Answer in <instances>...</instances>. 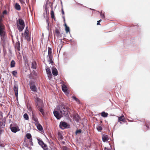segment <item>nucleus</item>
Wrapping results in <instances>:
<instances>
[{
  "instance_id": "obj_36",
  "label": "nucleus",
  "mask_w": 150,
  "mask_h": 150,
  "mask_svg": "<svg viewBox=\"0 0 150 150\" xmlns=\"http://www.w3.org/2000/svg\"><path fill=\"white\" fill-rule=\"evenodd\" d=\"M65 30L67 33L68 32H69L70 31L69 27H66V28H65Z\"/></svg>"
},
{
  "instance_id": "obj_34",
  "label": "nucleus",
  "mask_w": 150,
  "mask_h": 150,
  "mask_svg": "<svg viewBox=\"0 0 150 150\" xmlns=\"http://www.w3.org/2000/svg\"><path fill=\"white\" fill-rule=\"evenodd\" d=\"M81 132V130L80 129L77 130L75 132V133L76 134L80 133Z\"/></svg>"
},
{
  "instance_id": "obj_16",
  "label": "nucleus",
  "mask_w": 150,
  "mask_h": 150,
  "mask_svg": "<svg viewBox=\"0 0 150 150\" xmlns=\"http://www.w3.org/2000/svg\"><path fill=\"white\" fill-rule=\"evenodd\" d=\"M32 119L35 122V124H38L39 123L38 119L35 116L33 115L32 117Z\"/></svg>"
},
{
  "instance_id": "obj_23",
  "label": "nucleus",
  "mask_w": 150,
  "mask_h": 150,
  "mask_svg": "<svg viewBox=\"0 0 150 150\" xmlns=\"http://www.w3.org/2000/svg\"><path fill=\"white\" fill-rule=\"evenodd\" d=\"M15 62L13 60H12L11 63L10 67L11 68L13 67H15Z\"/></svg>"
},
{
  "instance_id": "obj_29",
  "label": "nucleus",
  "mask_w": 150,
  "mask_h": 150,
  "mask_svg": "<svg viewBox=\"0 0 150 150\" xmlns=\"http://www.w3.org/2000/svg\"><path fill=\"white\" fill-rule=\"evenodd\" d=\"M72 98L75 100L77 102L80 103V101L79 100L76 98L75 96H73L72 97Z\"/></svg>"
},
{
  "instance_id": "obj_2",
  "label": "nucleus",
  "mask_w": 150,
  "mask_h": 150,
  "mask_svg": "<svg viewBox=\"0 0 150 150\" xmlns=\"http://www.w3.org/2000/svg\"><path fill=\"white\" fill-rule=\"evenodd\" d=\"M59 110L62 115L65 116H68V108L63 104H61L59 107Z\"/></svg>"
},
{
  "instance_id": "obj_47",
  "label": "nucleus",
  "mask_w": 150,
  "mask_h": 150,
  "mask_svg": "<svg viewBox=\"0 0 150 150\" xmlns=\"http://www.w3.org/2000/svg\"><path fill=\"white\" fill-rule=\"evenodd\" d=\"M90 10H93V11H95V10L94 9H92V8H90Z\"/></svg>"
},
{
  "instance_id": "obj_45",
  "label": "nucleus",
  "mask_w": 150,
  "mask_h": 150,
  "mask_svg": "<svg viewBox=\"0 0 150 150\" xmlns=\"http://www.w3.org/2000/svg\"><path fill=\"white\" fill-rule=\"evenodd\" d=\"M62 18H63V19H64V22H65V16H62Z\"/></svg>"
},
{
  "instance_id": "obj_53",
  "label": "nucleus",
  "mask_w": 150,
  "mask_h": 150,
  "mask_svg": "<svg viewBox=\"0 0 150 150\" xmlns=\"http://www.w3.org/2000/svg\"><path fill=\"white\" fill-rule=\"evenodd\" d=\"M27 146V144H25V146Z\"/></svg>"
},
{
  "instance_id": "obj_35",
  "label": "nucleus",
  "mask_w": 150,
  "mask_h": 150,
  "mask_svg": "<svg viewBox=\"0 0 150 150\" xmlns=\"http://www.w3.org/2000/svg\"><path fill=\"white\" fill-rule=\"evenodd\" d=\"M62 150H71L69 148L66 146H64L62 147Z\"/></svg>"
},
{
  "instance_id": "obj_21",
  "label": "nucleus",
  "mask_w": 150,
  "mask_h": 150,
  "mask_svg": "<svg viewBox=\"0 0 150 150\" xmlns=\"http://www.w3.org/2000/svg\"><path fill=\"white\" fill-rule=\"evenodd\" d=\"M16 49H17L18 51H19L20 50V43L19 42H17L16 43Z\"/></svg>"
},
{
  "instance_id": "obj_22",
  "label": "nucleus",
  "mask_w": 150,
  "mask_h": 150,
  "mask_svg": "<svg viewBox=\"0 0 150 150\" xmlns=\"http://www.w3.org/2000/svg\"><path fill=\"white\" fill-rule=\"evenodd\" d=\"M35 125L37 126V128L38 130L40 131H41L42 130L43 128L42 126L39 123L38 124H36Z\"/></svg>"
},
{
  "instance_id": "obj_55",
  "label": "nucleus",
  "mask_w": 150,
  "mask_h": 150,
  "mask_svg": "<svg viewBox=\"0 0 150 150\" xmlns=\"http://www.w3.org/2000/svg\"><path fill=\"white\" fill-rule=\"evenodd\" d=\"M23 33H22V36H23Z\"/></svg>"
},
{
  "instance_id": "obj_39",
  "label": "nucleus",
  "mask_w": 150,
  "mask_h": 150,
  "mask_svg": "<svg viewBox=\"0 0 150 150\" xmlns=\"http://www.w3.org/2000/svg\"><path fill=\"white\" fill-rule=\"evenodd\" d=\"M51 16L52 18H54V13L53 11H52L51 13Z\"/></svg>"
},
{
  "instance_id": "obj_27",
  "label": "nucleus",
  "mask_w": 150,
  "mask_h": 150,
  "mask_svg": "<svg viewBox=\"0 0 150 150\" xmlns=\"http://www.w3.org/2000/svg\"><path fill=\"white\" fill-rule=\"evenodd\" d=\"M23 117L25 120H28L29 119V116L27 113H25L23 115Z\"/></svg>"
},
{
  "instance_id": "obj_50",
  "label": "nucleus",
  "mask_w": 150,
  "mask_h": 150,
  "mask_svg": "<svg viewBox=\"0 0 150 150\" xmlns=\"http://www.w3.org/2000/svg\"><path fill=\"white\" fill-rule=\"evenodd\" d=\"M107 149H108L107 148H106V147H105V150H107Z\"/></svg>"
},
{
  "instance_id": "obj_25",
  "label": "nucleus",
  "mask_w": 150,
  "mask_h": 150,
  "mask_svg": "<svg viewBox=\"0 0 150 150\" xmlns=\"http://www.w3.org/2000/svg\"><path fill=\"white\" fill-rule=\"evenodd\" d=\"M97 11L99 13H100V15L101 18H102L103 19L105 18V16L104 13H103L102 12H100L98 11Z\"/></svg>"
},
{
  "instance_id": "obj_19",
  "label": "nucleus",
  "mask_w": 150,
  "mask_h": 150,
  "mask_svg": "<svg viewBox=\"0 0 150 150\" xmlns=\"http://www.w3.org/2000/svg\"><path fill=\"white\" fill-rule=\"evenodd\" d=\"M32 67L31 68L33 69H36V63L35 61L32 62L31 63Z\"/></svg>"
},
{
  "instance_id": "obj_56",
  "label": "nucleus",
  "mask_w": 150,
  "mask_h": 150,
  "mask_svg": "<svg viewBox=\"0 0 150 150\" xmlns=\"http://www.w3.org/2000/svg\"><path fill=\"white\" fill-rule=\"evenodd\" d=\"M61 3L62 4V1H61Z\"/></svg>"
},
{
  "instance_id": "obj_12",
  "label": "nucleus",
  "mask_w": 150,
  "mask_h": 150,
  "mask_svg": "<svg viewBox=\"0 0 150 150\" xmlns=\"http://www.w3.org/2000/svg\"><path fill=\"white\" fill-rule=\"evenodd\" d=\"M53 113L54 116L57 118V119H59L61 118V117L60 116L59 113L58 112L54 111Z\"/></svg>"
},
{
  "instance_id": "obj_14",
  "label": "nucleus",
  "mask_w": 150,
  "mask_h": 150,
  "mask_svg": "<svg viewBox=\"0 0 150 150\" xmlns=\"http://www.w3.org/2000/svg\"><path fill=\"white\" fill-rule=\"evenodd\" d=\"M102 138L103 141V142H105L108 140V136L106 135L103 134L102 136Z\"/></svg>"
},
{
  "instance_id": "obj_52",
  "label": "nucleus",
  "mask_w": 150,
  "mask_h": 150,
  "mask_svg": "<svg viewBox=\"0 0 150 150\" xmlns=\"http://www.w3.org/2000/svg\"><path fill=\"white\" fill-rule=\"evenodd\" d=\"M25 35V38L28 37V36H26V35Z\"/></svg>"
},
{
  "instance_id": "obj_26",
  "label": "nucleus",
  "mask_w": 150,
  "mask_h": 150,
  "mask_svg": "<svg viewBox=\"0 0 150 150\" xmlns=\"http://www.w3.org/2000/svg\"><path fill=\"white\" fill-rule=\"evenodd\" d=\"M118 117L119 121H123L125 119L124 116L123 115Z\"/></svg>"
},
{
  "instance_id": "obj_10",
  "label": "nucleus",
  "mask_w": 150,
  "mask_h": 150,
  "mask_svg": "<svg viewBox=\"0 0 150 150\" xmlns=\"http://www.w3.org/2000/svg\"><path fill=\"white\" fill-rule=\"evenodd\" d=\"M13 90L15 92V94L16 96H17L18 95V86L17 84H15L14 86Z\"/></svg>"
},
{
  "instance_id": "obj_33",
  "label": "nucleus",
  "mask_w": 150,
  "mask_h": 150,
  "mask_svg": "<svg viewBox=\"0 0 150 150\" xmlns=\"http://www.w3.org/2000/svg\"><path fill=\"white\" fill-rule=\"evenodd\" d=\"M97 129L98 132H100L102 129V128L100 126H98Z\"/></svg>"
},
{
  "instance_id": "obj_5",
  "label": "nucleus",
  "mask_w": 150,
  "mask_h": 150,
  "mask_svg": "<svg viewBox=\"0 0 150 150\" xmlns=\"http://www.w3.org/2000/svg\"><path fill=\"white\" fill-rule=\"evenodd\" d=\"M30 89L32 91L34 92H37V88L36 87L35 85L34 82H30Z\"/></svg>"
},
{
  "instance_id": "obj_49",
  "label": "nucleus",
  "mask_w": 150,
  "mask_h": 150,
  "mask_svg": "<svg viewBox=\"0 0 150 150\" xmlns=\"http://www.w3.org/2000/svg\"><path fill=\"white\" fill-rule=\"evenodd\" d=\"M1 18H4V15H2L1 16Z\"/></svg>"
},
{
  "instance_id": "obj_6",
  "label": "nucleus",
  "mask_w": 150,
  "mask_h": 150,
  "mask_svg": "<svg viewBox=\"0 0 150 150\" xmlns=\"http://www.w3.org/2000/svg\"><path fill=\"white\" fill-rule=\"evenodd\" d=\"M38 141L39 144L41 146L44 150H47L48 147L47 145L45 144L41 140L38 139Z\"/></svg>"
},
{
  "instance_id": "obj_38",
  "label": "nucleus",
  "mask_w": 150,
  "mask_h": 150,
  "mask_svg": "<svg viewBox=\"0 0 150 150\" xmlns=\"http://www.w3.org/2000/svg\"><path fill=\"white\" fill-rule=\"evenodd\" d=\"M29 143L31 146H33V143L32 142V139H31L29 140Z\"/></svg>"
},
{
  "instance_id": "obj_20",
  "label": "nucleus",
  "mask_w": 150,
  "mask_h": 150,
  "mask_svg": "<svg viewBox=\"0 0 150 150\" xmlns=\"http://www.w3.org/2000/svg\"><path fill=\"white\" fill-rule=\"evenodd\" d=\"M15 8L17 10H20L21 9V6L20 5L17 3H16L15 4Z\"/></svg>"
},
{
  "instance_id": "obj_32",
  "label": "nucleus",
  "mask_w": 150,
  "mask_h": 150,
  "mask_svg": "<svg viewBox=\"0 0 150 150\" xmlns=\"http://www.w3.org/2000/svg\"><path fill=\"white\" fill-rule=\"evenodd\" d=\"M26 137L28 139H30L31 137V136L30 134L27 133L26 135Z\"/></svg>"
},
{
  "instance_id": "obj_42",
  "label": "nucleus",
  "mask_w": 150,
  "mask_h": 150,
  "mask_svg": "<svg viewBox=\"0 0 150 150\" xmlns=\"http://www.w3.org/2000/svg\"><path fill=\"white\" fill-rule=\"evenodd\" d=\"M46 17H46V21L47 23V24H48V23H49V22H48V17L47 16H46Z\"/></svg>"
},
{
  "instance_id": "obj_51",
  "label": "nucleus",
  "mask_w": 150,
  "mask_h": 150,
  "mask_svg": "<svg viewBox=\"0 0 150 150\" xmlns=\"http://www.w3.org/2000/svg\"><path fill=\"white\" fill-rule=\"evenodd\" d=\"M146 127H147V128H149V127L146 124Z\"/></svg>"
},
{
  "instance_id": "obj_48",
  "label": "nucleus",
  "mask_w": 150,
  "mask_h": 150,
  "mask_svg": "<svg viewBox=\"0 0 150 150\" xmlns=\"http://www.w3.org/2000/svg\"><path fill=\"white\" fill-rule=\"evenodd\" d=\"M64 25H65V28H66V27H68L65 23Z\"/></svg>"
},
{
  "instance_id": "obj_1",
  "label": "nucleus",
  "mask_w": 150,
  "mask_h": 150,
  "mask_svg": "<svg viewBox=\"0 0 150 150\" xmlns=\"http://www.w3.org/2000/svg\"><path fill=\"white\" fill-rule=\"evenodd\" d=\"M35 101L36 103V106L40 112L43 116L44 115V110L43 109V104L42 101L38 98H35Z\"/></svg>"
},
{
  "instance_id": "obj_4",
  "label": "nucleus",
  "mask_w": 150,
  "mask_h": 150,
  "mask_svg": "<svg viewBox=\"0 0 150 150\" xmlns=\"http://www.w3.org/2000/svg\"><path fill=\"white\" fill-rule=\"evenodd\" d=\"M18 21L20 25H18V28L20 31H22L25 27V23L24 21L22 19H19Z\"/></svg>"
},
{
  "instance_id": "obj_31",
  "label": "nucleus",
  "mask_w": 150,
  "mask_h": 150,
  "mask_svg": "<svg viewBox=\"0 0 150 150\" xmlns=\"http://www.w3.org/2000/svg\"><path fill=\"white\" fill-rule=\"evenodd\" d=\"M28 27H27L26 28L25 31V32L24 35H26V36L28 35Z\"/></svg>"
},
{
  "instance_id": "obj_18",
  "label": "nucleus",
  "mask_w": 150,
  "mask_h": 150,
  "mask_svg": "<svg viewBox=\"0 0 150 150\" xmlns=\"http://www.w3.org/2000/svg\"><path fill=\"white\" fill-rule=\"evenodd\" d=\"M62 89L64 92H66L67 90V88L65 85L63 84L62 86Z\"/></svg>"
},
{
  "instance_id": "obj_8",
  "label": "nucleus",
  "mask_w": 150,
  "mask_h": 150,
  "mask_svg": "<svg viewBox=\"0 0 150 150\" xmlns=\"http://www.w3.org/2000/svg\"><path fill=\"white\" fill-rule=\"evenodd\" d=\"M10 128L11 129V131L14 133H16L18 131V128L14 126V123L11 124L10 126Z\"/></svg>"
},
{
  "instance_id": "obj_3",
  "label": "nucleus",
  "mask_w": 150,
  "mask_h": 150,
  "mask_svg": "<svg viewBox=\"0 0 150 150\" xmlns=\"http://www.w3.org/2000/svg\"><path fill=\"white\" fill-rule=\"evenodd\" d=\"M53 58L52 55V49L51 48H48V55L47 56V60L50 64L52 65L53 63L52 59Z\"/></svg>"
},
{
  "instance_id": "obj_17",
  "label": "nucleus",
  "mask_w": 150,
  "mask_h": 150,
  "mask_svg": "<svg viewBox=\"0 0 150 150\" xmlns=\"http://www.w3.org/2000/svg\"><path fill=\"white\" fill-rule=\"evenodd\" d=\"M74 120L77 122H79L80 117L78 114L75 115L74 116Z\"/></svg>"
},
{
  "instance_id": "obj_15",
  "label": "nucleus",
  "mask_w": 150,
  "mask_h": 150,
  "mask_svg": "<svg viewBox=\"0 0 150 150\" xmlns=\"http://www.w3.org/2000/svg\"><path fill=\"white\" fill-rule=\"evenodd\" d=\"M55 34L56 35L57 37H58L60 33V28L58 29L56 28L55 30Z\"/></svg>"
},
{
  "instance_id": "obj_40",
  "label": "nucleus",
  "mask_w": 150,
  "mask_h": 150,
  "mask_svg": "<svg viewBox=\"0 0 150 150\" xmlns=\"http://www.w3.org/2000/svg\"><path fill=\"white\" fill-rule=\"evenodd\" d=\"M3 15L6 14H7V11L6 10H4L3 12Z\"/></svg>"
},
{
  "instance_id": "obj_28",
  "label": "nucleus",
  "mask_w": 150,
  "mask_h": 150,
  "mask_svg": "<svg viewBox=\"0 0 150 150\" xmlns=\"http://www.w3.org/2000/svg\"><path fill=\"white\" fill-rule=\"evenodd\" d=\"M5 122H0V128H3L5 126Z\"/></svg>"
},
{
  "instance_id": "obj_9",
  "label": "nucleus",
  "mask_w": 150,
  "mask_h": 150,
  "mask_svg": "<svg viewBox=\"0 0 150 150\" xmlns=\"http://www.w3.org/2000/svg\"><path fill=\"white\" fill-rule=\"evenodd\" d=\"M59 127L60 128L62 129H64L62 128L63 127L64 128H67L68 126L67 124L65 122H61L59 124Z\"/></svg>"
},
{
  "instance_id": "obj_11",
  "label": "nucleus",
  "mask_w": 150,
  "mask_h": 150,
  "mask_svg": "<svg viewBox=\"0 0 150 150\" xmlns=\"http://www.w3.org/2000/svg\"><path fill=\"white\" fill-rule=\"evenodd\" d=\"M52 73L53 75L57 76L58 75V71L57 69L54 67H52Z\"/></svg>"
},
{
  "instance_id": "obj_37",
  "label": "nucleus",
  "mask_w": 150,
  "mask_h": 150,
  "mask_svg": "<svg viewBox=\"0 0 150 150\" xmlns=\"http://www.w3.org/2000/svg\"><path fill=\"white\" fill-rule=\"evenodd\" d=\"M12 74L13 76H16L17 74V72L16 71H12Z\"/></svg>"
},
{
  "instance_id": "obj_30",
  "label": "nucleus",
  "mask_w": 150,
  "mask_h": 150,
  "mask_svg": "<svg viewBox=\"0 0 150 150\" xmlns=\"http://www.w3.org/2000/svg\"><path fill=\"white\" fill-rule=\"evenodd\" d=\"M58 138L60 140H62L63 139V136L61 134L59 133L58 134Z\"/></svg>"
},
{
  "instance_id": "obj_46",
  "label": "nucleus",
  "mask_w": 150,
  "mask_h": 150,
  "mask_svg": "<svg viewBox=\"0 0 150 150\" xmlns=\"http://www.w3.org/2000/svg\"><path fill=\"white\" fill-rule=\"evenodd\" d=\"M21 1V3H24V1H22V0H21V1Z\"/></svg>"
},
{
  "instance_id": "obj_7",
  "label": "nucleus",
  "mask_w": 150,
  "mask_h": 150,
  "mask_svg": "<svg viewBox=\"0 0 150 150\" xmlns=\"http://www.w3.org/2000/svg\"><path fill=\"white\" fill-rule=\"evenodd\" d=\"M53 3L50 2V1H47L46 4L45 5V11L46 13H47V6L52 8Z\"/></svg>"
},
{
  "instance_id": "obj_44",
  "label": "nucleus",
  "mask_w": 150,
  "mask_h": 150,
  "mask_svg": "<svg viewBox=\"0 0 150 150\" xmlns=\"http://www.w3.org/2000/svg\"><path fill=\"white\" fill-rule=\"evenodd\" d=\"M62 14L63 15H64V11L63 9H62Z\"/></svg>"
},
{
  "instance_id": "obj_24",
  "label": "nucleus",
  "mask_w": 150,
  "mask_h": 150,
  "mask_svg": "<svg viewBox=\"0 0 150 150\" xmlns=\"http://www.w3.org/2000/svg\"><path fill=\"white\" fill-rule=\"evenodd\" d=\"M108 114L107 112H103L101 113V115L103 117H105L107 116Z\"/></svg>"
},
{
  "instance_id": "obj_13",
  "label": "nucleus",
  "mask_w": 150,
  "mask_h": 150,
  "mask_svg": "<svg viewBox=\"0 0 150 150\" xmlns=\"http://www.w3.org/2000/svg\"><path fill=\"white\" fill-rule=\"evenodd\" d=\"M46 71L47 74L48 76L49 79L51 78L52 76V74L51 71V70L50 69L47 68L46 69Z\"/></svg>"
},
{
  "instance_id": "obj_41",
  "label": "nucleus",
  "mask_w": 150,
  "mask_h": 150,
  "mask_svg": "<svg viewBox=\"0 0 150 150\" xmlns=\"http://www.w3.org/2000/svg\"><path fill=\"white\" fill-rule=\"evenodd\" d=\"M101 20H102L100 19V20L97 21V25H100V23Z\"/></svg>"
},
{
  "instance_id": "obj_43",
  "label": "nucleus",
  "mask_w": 150,
  "mask_h": 150,
  "mask_svg": "<svg viewBox=\"0 0 150 150\" xmlns=\"http://www.w3.org/2000/svg\"><path fill=\"white\" fill-rule=\"evenodd\" d=\"M49 23H48V24H47V29L49 30Z\"/></svg>"
},
{
  "instance_id": "obj_54",
  "label": "nucleus",
  "mask_w": 150,
  "mask_h": 150,
  "mask_svg": "<svg viewBox=\"0 0 150 150\" xmlns=\"http://www.w3.org/2000/svg\"><path fill=\"white\" fill-rule=\"evenodd\" d=\"M26 3H28V1L26 0Z\"/></svg>"
}]
</instances>
